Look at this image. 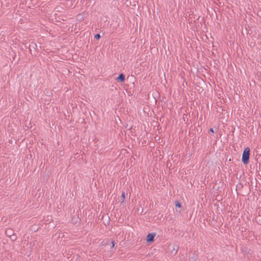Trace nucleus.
<instances>
[{"mask_svg": "<svg viewBox=\"0 0 261 261\" xmlns=\"http://www.w3.org/2000/svg\"><path fill=\"white\" fill-rule=\"evenodd\" d=\"M190 260L191 261H196V257L195 256H192L190 258Z\"/></svg>", "mask_w": 261, "mask_h": 261, "instance_id": "obj_10", "label": "nucleus"}, {"mask_svg": "<svg viewBox=\"0 0 261 261\" xmlns=\"http://www.w3.org/2000/svg\"><path fill=\"white\" fill-rule=\"evenodd\" d=\"M175 206L176 207H181V204L179 202V201H175Z\"/></svg>", "mask_w": 261, "mask_h": 261, "instance_id": "obj_8", "label": "nucleus"}, {"mask_svg": "<svg viewBox=\"0 0 261 261\" xmlns=\"http://www.w3.org/2000/svg\"><path fill=\"white\" fill-rule=\"evenodd\" d=\"M177 251H178V247L176 246L175 247H173V249L171 251V252L173 253L174 254H175L177 253Z\"/></svg>", "mask_w": 261, "mask_h": 261, "instance_id": "obj_6", "label": "nucleus"}, {"mask_svg": "<svg viewBox=\"0 0 261 261\" xmlns=\"http://www.w3.org/2000/svg\"><path fill=\"white\" fill-rule=\"evenodd\" d=\"M6 234L9 237L12 241H14L16 239V238L14 235L13 230L11 229H7L5 231Z\"/></svg>", "mask_w": 261, "mask_h": 261, "instance_id": "obj_2", "label": "nucleus"}, {"mask_svg": "<svg viewBox=\"0 0 261 261\" xmlns=\"http://www.w3.org/2000/svg\"><path fill=\"white\" fill-rule=\"evenodd\" d=\"M111 244H112V247H114V246L115 245V242L114 241H112L111 242Z\"/></svg>", "mask_w": 261, "mask_h": 261, "instance_id": "obj_11", "label": "nucleus"}, {"mask_svg": "<svg viewBox=\"0 0 261 261\" xmlns=\"http://www.w3.org/2000/svg\"><path fill=\"white\" fill-rule=\"evenodd\" d=\"M155 236V233H150L147 236L146 241L147 242H152L154 241Z\"/></svg>", "mask_w": 261, "mask_h": 261, "instance_id": "obj_3", "label": "nucleus"}, {"mask_svg": "<svg viewBox=\"0 0 261 261\" xmlns=\"http://www.w3.org/2000/svg\"><path fill=\"white\" fill-rule=\"evenodd\" d=\"M126 3L127 5L129 4L130 5H132V6H134V7H136L137 4H138V2L137 1H133V2L132 3L131 1L127 0L126 1Z\"/></svg>", "mask_w": 261, "mask_h": 261, "instance_id": "obj_5", "label": "nucleus"}, {"mask_svg": "<svg viewBox=\"0 0 261 261\" xmlns=\"http://www.w3.org/2000/svg\"><path fill=\"white\" fill-rule=\"evenodd\" d=\"M250 156V149L249 147L245 148L242 158V161L244 165H247L249 163Z\"/></svg>", "mask_w": 261, "mask_h": 261, "instance_id": "obj_1", "label": "nucleus"}, {"mask_svg": "<svg viewBox=\"0 0 261 261\" xmlns=\"http://www.w3.org/2000/svg\"><path fill=\"white\" fill-rule=\"evenodd\" d=\"M121 203L123 202L124 200V199H125V193L124 192H123L121 194Z\"/></svg>", "mask_w": 261, "mask_h": 261, "instance_id": "obj_7", "label": "nucleus"}, {"mask_svg": "<svg viewBox=\"0 0 261 261\" xmlns=\"http://www.w3.org/2000/svg\"><path fill=\"white\" fill-rule=\"evenodd\" d=\"M209 130L212 133H214V129H213V128H211Z\"/></svg>", "mask_w": 261, "mask_h": 261, "instance_id": "obj_12", "label": "nucleus"}, {"mask_svg": "<svg viewBox=\"0 0 261 261\" xmlns=\"http://www.w3.org/2000/svg\"><path fill=\"white\" fill-rule=\"evenodd\" d=\"M94 38H95V39H96L97 40L99 39H100V34H96L94 36Z\"/></svg>", "mask_w": 261, "mask_h": 261, "instance_id": "obj_9", "label": "nucleus"}, {"mask_svg": "<svg viewBox=\"0 0 261 261\" xmlns=\"http://www.w3.org/2000/svg\"><path fill=\"white\" fill-rule=\"evenodd\" d=\"M74 221L76 222V221L79 219V217L74 218Z\"/></svg>", "mask_w": 261, "mask_h": 261, "instance_id": "obj_14", "label": "nucleus"}, {"mask_svg": "<svg viewBox=\"0 0 261 261\" xmlns=\"http://www.w3.org/2000/svg\"><path fill=\"white\" fill-rule=\"evenodd\" d=\"M30 46H32V47H34V46H36V44L35 43H32V44L30 45Z\"/></svg>", "mask_w": 261, "mask_h": 261, "instance_id": "obj_13", "label": "nucleus"}, {"mask_svg": "<svg viewBox=\"0 0 261 261\" xmlns=\"http://www.w3.org/2000/svg\"><path fill=\"white\" fill-rule=\"evenodd\" d=\"M116 80L117 81L123 82L125 80V75H124V74L121 73L117 77Z\"/></svg>", "mask_w": 261, "mask_h": 261, "instance_id": "obj_4", "label": "nucleus"}, {"mask_svg": "<svg viewBox=\"0 0 261 261\" xmlns=\"http://www.w3.org/2000/svg\"><path fill=\"white\" fill-rule=\"evenodd\" d=\"M74 218H73L72 219V221H73V223H76V222H74Z\"/></svg>", "mask_w": 261, "mask_h": 261, "instance_id": "obj_15", "label": "nucleus"}]
</instances>
